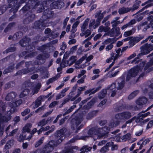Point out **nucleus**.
Returning <instances> with one entry per match:
<instances>
[{"instance_id": "obj_1", "label": "nucleus", "mask_w": 153, "mask_h": 153, "mask_svg": "<svg viewBox=\"0 0 153 153\" xmlns=\"http://www.w3.org/2000/svg\"><path fill=\"white\" fill-rule=\"evenodd\" d=\"M56 134V140H51L42 149L37 150L33 153H49L51 152L55 146L59 145L64 139L65 132L63 129L57 131Z\"/></svg>"}, {"instance_id": "obj_2", "label": "nucleus", "mask_w": 153, "mask_h": 153, "mask_svg": "<svg viewBox=\"0 0 153 153\" xmlns=\"http://www.w3.org/2000/svg\"><path fill=\"white\" fill-rule=\"evenodd\" d=\"M28 1V4L25 5L21 10L24 13L30 9L31 7L32 8H38L37 12L40 13L47 8V1L42 0H20V6L21 4Z\"/></svg>"}, {"instance_id": "obj_3", "label": "nucleus", "mask_w": 153, "mask_h": 153, "mask_svg": "<svg viewBox=\"0 0 153 153\" xmlns=\"http://www.w3.org/2000/svg\"><path fill=\"white\" fill-rule=\"evenodd\" d=\"M45 9L43 13V19H40L35 22L32 26L33 28L39 29L42 30L45 27H48L51 24V22H48V19L51 18L53 16L51 12L49 11V9L47 7Z\"/></svg>"}, {"instance_id": "obj_4", "label": "nucleus", "mask_w": 153, "mask_h": 153, "mask_svg": "<svg viewBox=\"0 0 153 153\" xmlns=\"http://www.w3.org/2000/svg\"><path fill=\"white\" fill-rule=\"evenodd\" d=\"M109 131L110 128L106 126L102 128L93 127L88 131V134L90 137L97 135L99 138H102L107 136Z\"/></svg>"}, {"instance_id": "obj_5", "label": "nucleus", "mask_w": 153, "mask_h": 153, "mask_svg": "<svg viewBox=\"0 0 153 153\" xmlns=\"http://www.w3.org/2000/svg\"><path fill=\"white\" fill-rule=\"evenodd\" d=\"M22 102V100L19 99L15 102H13L10 104L11 108L9 111L7 112V116H3L0 113V125L4 122H7L11 117V114L16 110V107L21 105Z\"/></svg>"}, {"instance_id": "obj_6", "label": "nucleus", "mask_w": 153, "mask_h": 153, "mask_svg": "<svg viewBox=\"0 0 153 153\" xmlns=\"http://www.w3.org/2000/svg\"><path fill=\"white\" fill-rule=\"evenodd\" d=\"M140 58H134L131 62V63L133 64H137V65L131 68L128 71L129 73L134 77H135L140 71H141L146 64V61H141Z\"/></svg>"}, {"instance_id": "obj_7", "label": "nucleus", "mask_w": 153, "mask_h": 153, "mask_svg": "<svg viewBox=\"0 0 153 153\" xmlns=\"http://www.w3.org/2000/svg\"><path fill=\"white\" fill-rule=\"evenodd\" d=\"M104 80L103 79H101L99 80L97 83V85H98V87H97L95 89L94 88H92V89H89L86 90L85 92V95L89 94V97L87 98L86 99V101L88 100L91 99L92 96H90L92 94H94L96 92L100 90L102 88L103 84V82Z\"/></svg>"}, {"instance_id": "obj_8", "label": "nucleus", "mask_w": 153, "mask_h": 153, "mask_svg": "<svg viewBox=\"0 0 153 153\" xmlns=\"http://www.w3.org/2000/svg\"><path fill=\"white\" fill-rule=\"evenodd\" d=\"M8 8H12L10 10V12H13L15 13L18 10L20 6V3H17V1L15 0H8Z\"/></svg>"}, {"instance_id": "obj_9", "label": "nucleus", "mask_w": 153, "mask_h": 153, "mask_svg": "<svg viewBox=\"0 0 153 153\" xmlns=\"http://www.w3.org/2000/svg\"><path fill=\"white\" fill-rule=\"evenodd\" d=\"M82 117L80 115H77L73 118L71 121V128L75 130L81 123Z\"/></svg>"}, {"instance_id": "obj_10", "label": "nucleus", "mask_w": 153, "mask_h": 153, "mask_svg": "<svg viewBox=\"0 0 153 153\" xmlns=\"http://www.w3.org/2000/svg\"><path fill=\"white\" fill-rule=\"evenodd\" d=\"M131 116V113L128 111H124L116 114L115 115L116 119L119 120H127Z\"/></svg>"}, {"instance_id": "obj_11", "label": "nucleus", "mask_w": 153, "mask_h": 153, "mask_svg": "<svg viewBox=\"0 0 153 153\" xmlns=\"http://www.w3.org/2000/svg\"><path fill=\"white\" fill-rule=\"evenodd\" d=\"M30 39L27 37H25L23 39L21 40L19 42L20 45L22 47L26 46V49L27 50L28 52L32 51L33 49V48H31V46L28 45Z\"/></svg>"}, {"instance_id": "obj_12", "label": "nucleus", "mask_w": 153, "mask_h": 153, "mask_svg": "<svg viewBox=\"0 0 153 153\" xmlns=\"http://www.w3.org/2000/svg\"><path fill=\"white\" fill-rule=\"evenodd\" d=\"M62 58V62L60 63V65L61 66H62L63 68H65L68 65H71L73 64L74 62L73 60H76L75 59L76 58Z\"/></svg>"}, {"instance_id": "obj_13", "label": "nucleus", "mask_w": 153, "mask_h": 153, "mask_svg": "<svg viewBox=\"0 0 153 153\" xmlns=\"http://www.w3.org/2000/svg\"><path fill=\"white\" fill-rule=\"evenodd\" d=\"M126 74H123L121 77L118 79V86L117 87L118 90H120L124 87L125 83V77Z\"/></svg>"}, {"instance_id": "obj_14", "label": "nucleus", "mask_w": 153, "mask_h": 153, "mask_svg": "<svg viewBox=\"0 0 153 153\" xmlns=\"http://www.w3.org/2000/svg\"><path fill=\"white\" fill-rule=\"evenodd\" d=\"M45 34L47 35L48 38L50 39H52L55 38L57 34H55L53 32H51V30L49 28H47L45 29Z\"/></svg>"}, {"instance_id": "obj_15", "label": "nucleus", "mask_w": 153, "mask_h": 153, "mask_svg": "<svg viewBox=\"0 0 153 153\" xmlns=\"http://www.w3.org/2000/svg\"><path fill=\"white\" fill-rule=\"evenodd\" d=\"M141 48L144 50L146 52H148V54L153 50V44L146 43L141 47Z\"/></svg>"}, {"instance_id": "obj_16", "label": "nucleus", "mask_w": 153, "mask_h": 153, "mask_svg": "<svg viewBox=\"0 0 153 153\" xmlns=\"http://www.w3.org/2000/svg\"><path fill=\"white\" fill-rule=\"evenodd\" d=\"M148 99L146 97H143L141 98H139L136 101V103L139 106H142L143 105L146 104Z\"/></svg>"}, {"instance_id": "obj_17", "label": "nucleus", "mask_w": 153, "mask_h": 153, "mask_svg": "<svg viewBox=\"0 0 153 153\" xmlns=\"http://www.w3.org/2000/svg\"><path fill=\"white\" fill-rule=\"evenodd\" d=\"M16 93L14 91H11L8 93L5 97V100L7 101H10L14 99L16 96Z\"/></svg>"}, {"instance_id": "obj_18", "label": "nucleus", "mask_w": 153, "mask_h": 153, "mask_svg": "<svg viewBox=\"0 0 153 153\" xmlns=\"http://www.w3.org/2000/svg\"><path fill=\"white\" fill-rule=\"evenodd\" d=\"M28 16L27 18L24 19L23 21L25 24L27 23L28 22L33 20L35 17V15L34 14L30 12L28 13Z\"/></svg>"}, {"instance_id": "obj_19", "label": "nucleus", "mask_w": 153, "mask_h": 153, "mask_svg": "<svg viewBox=\"0 0 153 153\" xmlns=\"http://www.w3.org/2000/svg\"><path fill=\"white\" fill-rule=\"evenodd\" d=\"M15 68V64L13 63L12 65H11L5 68L3 71V73L4 74H6L8 73L12 72Z\"/></svg>"}, {"instance_id": "obj_20", "label": "nucleus", "mask_w": 153, "mask_h": 153, "mask_svg": "<svg viewBox=\"0 0 153 153\" xmlns=\"http://www.w3.org/2000/svg\"><path fill=\"white\" fill-rule=\"evenodd\" d=\"M36 53L32 52L29 53H27L26 51H24L21 53L19 55V56L20 57H23L25 56V57H31L34 56Z\"/></svg>"}, {"instance_id": "obj_21", "label": "nucleus", "mask_w": 153, "mask_h": 153, "mask_svg": "<svg viewBox=\"0 0 153 153\" xmlns=\"http://www.w3.org/2000/svg\"><path fill=\"white\" fill-rule=\"evenodd\" d=\"M130 11H131V9L130 7H123L119 9L118 12L120 14H121L127 13Z\"/></svg>"}, {"instance_id": "obj_22", "label": "nucleus", "mask_w": 153, "mask_h": 153, "mask_svg": "<svg viewBox=\"0 0 153 153\" xmlns=\"http://www.w3.org/2000/svg\"><path fill=\"white\" fill-rule=\"evenodd\" d=\"M30 90L28 88L24 89L20 93L19 96L20 98H23L28 94Z\"/></svg>"}, {"instance_id": "obj_23", "label": "nucleus", "mask_w": 153, "mask_h": 153, "mask_svg": "<svg viewBox=\"0 0 153 153\" xmlns=\"http://www.w3.org/2000/svg\"><path fill=\"white\" fill-rule=\"evenodd\" d=\"M107 93L106 89H102L100 92L98 93V97L100 99H103L106 95Z\"/></svg>"}, {"instance_id": "obj_24", "label": "nucleus", "mask_w": 153, "mask_h": 153, "mask_svg": "<svg viewBox=\"0 0 153 153\" xmlns=\"http://www.w3.org/2000/svg\"><path fill=\"white\" fill-rule=\"evenodd\" d=\"M131 135L129 133H127L126 134L123 135H121L120 137V138H121L123 141H125L127 140H130L131 138Z\"/></svg>"}, {"instance_id": "obj_25", "label": "nucleus", "mask_w": 153, "mask_h": 153, "mask_svg": "<svg viewBox=\"0 0 153 153\" xmlns=\"http://www.w3.org/2000/svg\"><path fill=\"white\" fill-rule=\"evenodd\" d=\"M136 23L135 19H132L129 22L124 25L121 27V29L123 30L127 27L130 26L131 25L134 24Z\"/></svg>"}, {"instance_id": "obj_26", "label": "nucleus", "mask_w": 153, "mask_h": 153, "mask_svg": "<svg viewBox=\"0 0 153 153\" xmlns=\"http://www.w3.org/2000/svg\"><path fill=\"white\" fill-rule=\"evenodd\" d=\"M80 23L79 21H77L75 22L72 27V29L71 32L72 33H74L76 31V27Z\"/></svg>"}, {"instance_id": "obj_27", "label": "nucleus", "mask_w": 153, "mask_h": 153, "mask_svg": "<svg viewBox=\"0 0 153 153\" xmlns=\"http://www.w3.org/2000/svg\"><path fill=\"white\" fill-rule=\"evenodd\" d=\"M15 85V83L13 81H11L6 83L4 85L5 89H7L10 88H12Z\"/></svg>"}, {"instance_id": "obj_28", "label": "nucleus", "mask_w": 153, "mask_h": 153, "mask_svg": "<svg viewBox=\"0 0 153 153\" xmlns=\"http://www.w3.org/2000/svg\"><path fill=\"white\" fill-rule=\"evenodd\" d=\"M37 61L35 62V64L37 65H41L43 64L45 62L46 59L47 58H36Z\"/></svg>"}, {"instance_id": "obj_29", "label": "nucleus", "mask_w": 153, "mask_h": 153, "mask_svg": "<svg viewBox=\"0 0 153 153\" xmlns=\"http://www.w3.org/2000/svg\"><path fill=\"white\" fill-rule=\"evenodd\" d=\"M91 33V32L90 30H87L86 31H84L80 33V36H85L86 38L89 36Z\"/></svg>"}, {"instance_id": "obj_30", "label": "nucleus", "mask_w": 153, "mask_h": 153, "mask_svg": "<svg viewBox=\"0 0 153 153\" xmlns=\"http://www.w3.org/2000/svg\"><path fill=\"white\" fill-rule=\"evenodd\" d=\"M138 90H135L132 92L128 96V99L129 100H131L135 97L136 95L139 93Z\"/></svg>"}, {"instance_id": "obj_31", "label": "nucleus", "mask_w": 153, "mask_h": 153, "mask_svg": "<svg viewBox=\"0 0 153 153\" xmlns=\"http://www.w3.org/2000/svg\"><path fill=\"white\" fill-rule=\"evenodd\" d=\"M135 31V29H132L131 30L125 32L124 33L123 36L125 37L129 36L132 35L134 33Z\"/></svg>"}, {"instance_id": "obj_32", "label": "nucleus", "mask_w": 153, "mask_h": 153, "mask_svg": "<svg viewBox=\"0 0 153 153\" xmlns=\"http://www.w3.org/2000/svg\"><path fill=\"white\" fill-rule=\"evenodd\" d=\"M35 69V67L33 66L32 67L30 68H27V69L25 68L22 69V72H23V74H26L29 73L30 71H34Z\"/></svg>"}, {"instance_id": "obj_33", "label": "nucleus", "mask_w": 153, "mask_h": 153, "mask_svg": "<svg viewBox=\"0 0 153 153\" xmlns=\"http://www.w3.org/2000/svg\"><path fill=\"white\" fill-rule=\"evenodd\" d=\"M58 78V77L57 75L49 79L46 82V84L48 85L50 83L53 82L56 80Z\"/></svg>"}, {"instance_id": "obj_34", "label": "nucleus", "mask_w": 153, "mask_h": 153, "mask_svg": "<svg viewBox=\"0 0 153 153\" xmlns=\"http://www.w3.org/2000/svg\"><path fill=\"white\" fill-rule=\"evenodd\" d=\"M131 37L133 39V41L136 43L142 39L144 38V36L143 35H139L135 37Z\"/></svg>"}, {"instance_id": "obj_35", "label": "nucleus", "mask_w": 153, "mask_h": 153, "mask_svg": "<svg viewBox=\"0 0 153 153\" xmlns=\"http://www.w3.org/2000/svg\"><path fill=\"white\" fill-rule=\"evenodd\" d=\"M144 70L146 72V74H147L149 72L153 71V67H149L146 64L144 65Z\"/></svg>"}, {"instance_id": "obj_36", "label": "nucleus", "mask_w": 153, "mask_h": 153, "mask_svg": "<svg viewBox=\"0 0 153 153\" xmlns=\"http://www.w3.org/2000/svg\"><path fill=\"white\" fill-rule=\"evenodd\" d=\"M96 112L93 111L88 114L87 115L86 118L88 119H90L96 116Z\"/></svg>"}, {"instance_id": "obj_37", "label": "nucleus", "mask_w": 153, "mask_h": 153, "mask_svg": "<svg viewBox=\"0 0 153 153\" xmlns=\"http://www.w3.org/2000/svg\"><path fill=\"white\" fill-rule=\"evenodd\" d=\"M89 20L86 19L82 25L81 27V30L82 32L84 31L87 28L88 25V22Z\"/></svg>"}, {"instance_id": "obj_38", "label": "nucleus", "mask_w": 153, "mask_h": 153, "mask_svg": "<svg viewBox=\"0 0 153 153\" xmlns=\"http://www.w3.org/2000/svg\"><path fill=\"white\" fill-rule=\"evenodd\" d=\"M137 117L135 118V121L136 123H140L142 122L143 120V118L141 117L140 113H138L137 115Z\"/></svg>"}, {"instance_id": "obj_39", "label": "nucleus", "mask_w": 153, "mask_h": 153, "mask_svg": "<svg viewBox=\"0 0 153 153\" xmlns=\"http://www.w3.org/2000/svg\"><path fill=\"white\" fill-rule=\"evenodd\" d=\"M26 139V135L24 134H20L17 140L19 142H23Z\"/></svg>"}, {"instance_id": "obj_40", "label": "nucleus", "mask_w": 153, "mask_h": 153, "mask_svg": "<svg viewBox=\"0 0 153 153\" xmlns=\"http://www.w3.org/2000/svg\"><path fill=\"white\" fill-rule=\"evenodd\" d=\"M142 50L140 53L137 54V57H140L143 56V55H146L148 54V52H146L144 50L141 48Z\"/></svg>"}, {"instance_id": "obj_41", "label": "nucleus", "mask_w": 153, "mask_h": 153, "mask_svg": "<svg viewBox=\"0 0 153 153\" xmlns=\"http://www.w3.org/2000/svg\"><path fill=\"white\" fill-rule=\"evenodd\" d=\"M47 121H46L45 119H43L40 120L37 123L38 126H41L42 127L45 125L47 123Z\"/></svg>"}, {"instance_id": "obj_42", "label": "nucleus", "mask_w": 153, "mask_h": 153, "mask_svg": "<svg viewBox=\"0 0 153 153\" xmlns=\"http://www.w3.org/2000/svg\"><path fill=\"white\" fill-rule=\"evenodd\" d=\"M95 16L97 17V19L96 21L100 22V20L103 17V14L101 13V11L97 13L95 15Z\"/></svg>"}, {"instance_id": "obj_43", "label": "nucleus", "mask_w": 153, "mask_h": 153, "mask_svg": "<svg viewBox=\"0 0 153 153\" xmlns=\"http://www.w3.org/2000/svg\"><path fill=\"white\" fill-rule=\"evenodd\" d=\"M16 49V48L14 47H11L8 48L5 51L3 52V53L5 54L8 52L14 51Z\"/></svg>"}, {"instance_id": "obj_44", "label": "nucleus", "mask_w": 153, "mask_h": 153, "mask_svg": "<svg viewBox=\"0 0 153 153\" xmlns=\"http://www.w3.org/2000/svg\"><path fill=\"white\" fill-rule=\"evenodd\" d=\"M116 85L115 83H113L110 85H109L107 87V89L108 90H113L116 89Z\"/></svg>"}, {"instance_id": "obj_45", "label": "nucleus", "mask_w": 153, "mask_h": 153, "mask_svg": "<svg viewBox=\"0 0 153 153\" xmlns=\"http://www.w3.org/2000/svg\"><path fill=\"white\" fill-rule=\"evenodd\" d=\"M8 8L7 6L5 5H3L0 7V15L3 13L6 10V9Z\"/></svg>"}, {"instance_id": "obj_46", "label": "nucleus", "mask_w": 153, "mask_h": 153, "mask_svg": "<svg viewBox=\"0 0 153 153\" xmlns=\"http://www.w3.org/2000/svg\"><path fill=\"white\" fill-rule=\"evenodd\" d=\"M22 35V33L21 32H18L13 35L14 39H19Z\"/></svg>"}, {"instance_id": "obj_47", "label": "nucleus", "mask_w": 153, "mask_h": 153, "mask_svg": "<svg viewBox=\"0 0 153 153\" xmlns=\"http://www.w3.org/2000/svg\"><path fill=\"white\" fill-rule=\"evenodd\" d=\"M50 8L51 9H58L57 1L52 3L50 5Z\"/></svg>"}, {"instance_id": "obj_48", "label": "nucleus", "mask_w": 153, "mask_h": 153, "mask_svg": "<svg viewBox=\"0 0 153 153\" xmlns=\"http://www.w3.org/2000/svg\"><path fill=\"white\" fill-rule=\"evenodd\" d=\"M43 138H41L39 140L36 142L35 144V147H37L41 145L43 143Z\"/></svg>"}, {"instance_id": "obj_49", "label": "nucleus", "mask_w": 153, "mask_h": 153, "mask_svg": "<svg viewBox=\"0 0 153 153\" xmlns=\"http://www.w3.org/2000/svg\"><path fill=\"white\" fill-rule=\"evenodd\" d=\"M14 25V23H10L7 26V27L4 29V31L5 32L8 31Z\"/></svg>"}, {"instance_id": "obj_50", "label": "nucleus", "mask_w": 153, "mask_h": 153, "mask_svg": "<svg viewBox=\"0 0 153 153\" xmlns=\"http://www.w3.org/2000/svg\"><path fill=\"white\" fill-rule=\"evenodd\" d=\"M41 104V100L38 98H37L35 101V105L36 108H37Z\"/></svg>"}, {"instance_id": "obj_51", "label": "nucleus", "mask_w": 153, "mask_h": 153, "mask_svg": "<svg viewBox=\"0 0 153 153\" xmlns=\"http://www.w3.org/2000/svg\"><path fill=\"white\" fill-rule=\"evenodd\" d=\"M58 9L61 8L64 5V3L61 1H57Z\"/></svg>"}, {"instance_id": "obj_52", "label": "nucleus", "mask_w": 153, "mask_h": 153, "mask_svg": "<svg viewBox=\"0 0 153 153\" xmlns=\"http://www.w3.org/2000/svg\"><path fill=\"white\" fill-rule=\"evenodd\" d=\"M77 146H73L71 147H68L67 148L69 153H73V149H75Z\"/></svg>"}, {"instance_id": "obj_53", "label": "nucleus", "mask_w": 153, "mask_h": 153, "mask_svg": "<svg viewBox=\"0 0 153 153\" xmlns=\"http://www.w3.org/2000/svg\"><path fill=\"white\" fill-rule=\"evenodd\" d=\"M108 150V148H107V147L105 146L100 149V151L101 153H105Z\"/></svg>"}, {"instance_id": "obj_54", "label": "nucleus", "mask_w": 153, "mask_h": 153, "mask_svg": "<svg viewBox=\"0 0 153 153\" xmlns=\"http://www.w3.org/2000/svg\"><path fill=\"white\" fill-rule=\"evenodd\" d=\"M30 111V109L28 108H27L25 109L23 112L21 113V115L22 116H24L29 113Z\"/></svg>"}, {"instance_id": "obj_55", "label": "nucleus", "mask_w": 153, "mask_h": 153, "mask_svg": "<svg viewBox=\"0 0 153 153\" xmlns=\"http://www.w3.org/2000/svg\"><path fill=\"white\" fill-rule=\"evenodd\" d=\"M96 100L94 98H93L91 100H90L89 102L88 103V106H92L93 105L94 103L95 102Z\"/></svg>"}, {"instance_id": "obj_56", "label": "nucleus", "mask_w": 153, "mask_h": 153, "mask_svg": "<svg viewBox=\"0 0 153 153\" xmlns=\"http://www.w3.org/2000/svg\"><path fill=\"white\" fill-rule=\"evenodd\" d=\"M30 132V129L25 126L23 127L22 129V132L23 133H26V132L29 133Z\"/></svg>"}, {"instance_id": "obj_57", "label": "nucleus", "mask_w": 153, "mask_h": 153, "mask_svg": "<svg viewBox=\"0 0 153 153\" xmlns=\"http://www.w3.org/2000/svg\"><path fill=\"white\" fill-rule=\"evenodd\" d=\"M153 125V120H150L146 126V129H149L152 127Z\"/></svg>"}, {"instance_id": "obj_58", "label": "nucleus", "mask_w": 153, "mask_h": 153, "mask_svg": "<svg viewBox=\"0 0 153 153\" xmlns=\"http://www.w3.org/2000/svg\"><path fill=\"white\" fill-rule=\"evenodd\" d=\"M25 61H22L21 62L18 63L16 66V69H18L22 65L24 64Z\"/></svg>"}, {"instance_id": "obj_59", "label": "nucleus", "mask_w": 153, "mask_h": 153, "mask_svg": "<svg viewBox=\"0 0 153 153\" xmlns=\"http://www.w3.org/2000/svg\"><path fill=\"white\" fill-rule=\"evenodd\" d=\"M113 47V45L112 43L108 45L105 48V49L106 51H108L111 50Z\"/></svg>"}, {"instance_id": "obj_60", "label": "nucleus", "mask_w": 153, "mask_h": 153, "mask_svg": "<svg viewBox=\"0 0 153 153\" xmlns=\"http://www.w3.org/2000/svg\"><path fill=\"white\" fill-rule=\"evenodd\" d=\"M67 48V45L64 42L62 43V45L60 46V49L62 51H64Z\"/></svg>"}, {"instance_id": "obj_61", "label": "nucleus", "mask_w": 153, "mask_h": 153, "mask_svg": "<svg viewBox=\"0 0 153 153\" xmlns=\"http://www.w3.org/2000/svg\"><path fill=\"white\" fill-rule=\"evenodd\" d=\"M150 58L151 59L146 64L149 67L153 65V58Z\"/></svg>"}, {"instance_id": "obj_62", "label": "nucleus", "mask_w": 153, "mask_h": 153, "mask_svg": "<svg viewBox=\"0 0 153 153\" xmlns=\"http://www.w3.org/2000/svg\"><path fill=\"white\" fill-rule=\"evenodd\" d=\"M125 108L124 106L122 105H121L118 106L116 109V111H121L123 110Z\"/></svg>"}, {"instance_id": "obj_63", "label": "nucleus", "mask_w": 153, "mask_h": 153, "mask_svg": "<svg viewBox=\"0 0 153 153\" xmlns=\"http://www.w3.org/2000/svg\"><path fill=\"white\" fill-rule=\"evenodd\" d=\"M129 45H130V47H132L136 43L134 42L133 41V39L131 37L130 41L129 42Z\"/></svg>"}, {"instance_id": "obj_64", "label": "nucleus", "mask_w": 153, "mask_h": 153, "mask_svg": "<svg viewBox=\"0 0 153 153\" xmlns=\"http://www.w3.org/2000/svg\"><path fill=\"white\" fill-rule=\"evenodd\" d=\"M83 148L85 150V151L86 152H87L89 151H90L91 150L92 147H88L87 146H83Z\"/></svg>"}]
</instances>
